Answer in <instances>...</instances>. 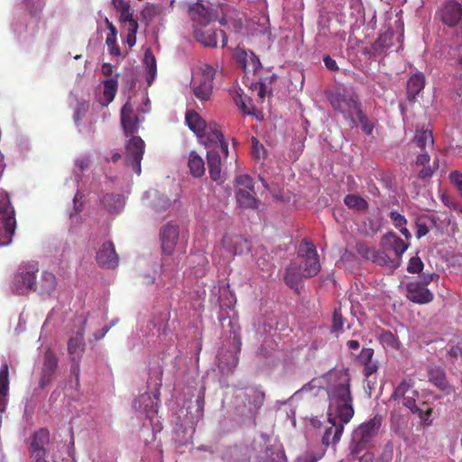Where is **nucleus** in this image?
Masks as SVG:
<instances>
[{"label":"nucleus","mask_w":462,"mask_h":462,"mask_svg":"<svg viewBox=\"0 0 462 462\" xmlns=\"http://www.w3.org/2000/svg\"><path fill=\"white\" fill-rule=\"evenodd\" d=\"M328 398V422L322 436V445H337L346 425L354 417L355 409L350 390V377L343 370H331L326 375Z\"/></svg>","instance_id":"f257e3e1"},{"label":"nucleus","mask_w":462,"mask_h":462,"mask_svg":"<svg viewBox=\"0 0 462 462\" xmlns=\"http://www.w3.org/2000/svg\"><path fill=\"white\" fill-rule=\"evenodd\" d=\"M320 271L318 252L313 244L304 240L299 246L298 259L285 269L283 280L292 290L298 291L303 279L310 278Z\"/></svg>","instance_id":"f03ea898"},{"label":"nucleus","mask_w":462,"mask_h":462,"mask_svg":"<svg viewBox=\"0 0 462 462\" xmlns=\"http://www.w3.org/2000/svg\"><path fill=\"white\" fill-rule=\"evenodd\" d=\"M186 123L189 129L193 131L204 146L208 144H217L220 151L227 155L228 142L225 139L220 126L217 124L207 125L201 116L195 111L190 110L186 113Z\"/></svg>","instance_id":"7ed1b4c3"},{"label":"nucleus","mask_w":462,"mask_h":462,"mask_svg":"<svg viewBox=\"0 0 462 462\" xmlns=\"http://www.w3.org/2000/svg\"><path fill=\"white\" fill-rule=\"evenodd\" d=\"M382 421V415L375 414L353 430L349 443V450L352 455H357L374 447Z\"/></svg>","instance_id":"20e7f679"},{"label":"nucleus","mask_w":462,"mask_h":462,"mask_svg":"<svg viewBox=\"0 0 462 462\" xmlns=\"http://www.w3.org/2000/svg\"><path fill=\"white\" fill-rule=\"evenodd\" d=\"M332 107L341 113L345 119L349 120L352 125H356L355 116L361 109L358 96L353 92L344 89L343 92H334L328 96Z\"/></svg>","instance_id":"39448f33"},{"label":"nucleus","mask_w":462,"mask_h":462,"mask_svg":"<svg viewBox=\"0 0 462 462\" xmlns=\"http://www.w3.org/2000/svg\"><path fill=\"white\" fill-rule=\"evenodd\" d=\"M37 272L38 268L33 264L21 265L11 282L12 292L17 295H25L30 291H36Z\"/></svg>","instance_id":"423d86ee"},{"label":"nucleus","mask_w":462,"mask_h":462,"mask_svg":"<svg viewBox=\"0 0 462 462\" xmlns=\"http://www.w3.org/2000/svg\"><path fill=\"white\" fill-rule=\"evenodd\" d=\"M145 143L140 136H132L125 144V164L140 175L141 162L144 153Z\"/></svg>","instance_id":"0eeeda50"},{"label":"nucleus","mask_w":462,"mask_h":462,"mask_svg":"<svg viewBox=\"0 0 462 462\" xmlns=\"http://www.w3.org/2000/svg\"><path fill=\"white\" fill-rule=\"evenodd\" d=\"M59 360L56 354L48 347L42 356V366L41 368L39 386L43 389L55 378Z\"/></svg>","instance_id":"6e6552de"},{"label":"nucleus","mask_w":462,"mask_h":462,"mask_svg":"<svg viewBox=\"0 0 462 462\" xmlns=\"http://www.w3.org/2000/svg\"><path fill=\"white\" fill-rule=\"evenodd\" d=\"M50 443V432L46 429H40L31 437L30 455L33 460H46V446Z\"/></svg>","instance_id":"1a4fd4ad"},{"label":"nucleus","mask_w":462,"mask_h":462,"mask_svg":"<svg viewBox=\"0 0 462 462\" xmlns=\"http://www.w3.org/2000/svg\"><path fill=\"white\" fill-rule=\"evenodd\" d=\"M188 12L194 29L198 26H207L217 17L209 6L199 2L190 5Z\"/></svg>","instance_id":"9d476101"},{"label":"nucleus","mask_w":462,"mask_h":462,"mask_svg":"<svg viewBox=\"0 0 462 462\" xmlns=\"http://www.w3.org/2000/svg\"><path fill=\"white\" fill-rule=\"evenodd\" d=\"M219 143H212L205 146L207 149L208 166L209 175L212 180L218 181L221 180V158L224 156L225 159L227 155H225L218 147Z\"/></svg>","instance_id":"9b49d317"},{"label":"nucleus","mask_w":462,"mask_h":462,"mask_svg":"<svg viewBox=\"0 0 462 462\" xmlns=\"http://www.w3.org/2000/svg\"><path fill=\"white\" fill-rule=\"evenodd\" d=\"M233 59L245 72H255L261 66L257 56L252 51H246L239 46L233 50Z\"/></svg>","instance_id":"f8f14e48"},{"label":"nucleus","mask_w":462,"mask_h":462,"mask_svg":"<svg viewBox=\"0 0 462 462\" xmlns=\"http://www.w3.org/2000/svg\"><path fill=\"white\" fill-rule=\"evenodd\" d=\"M96 260L98 265L104 268L115 269L118 266L119 257L113 242L103 243L97 252Z\"/></svg>","instance_id":"ddd939ff"},{"label":"nucleus","mask_w":462,"mask_h":462,"mask_svg":"<svg viewBox=\"0 0 462 462\" xmlns=\"http://www.w3.org/2000/svg\"><path fill=\"white\" fill-rule=\"evenodd\" d=\"M121 125L125 134L130 135L138 131L139 116L134 113V106L128 99L121 108Z\"/></svg>","instance_id":"4468645a"},{"label":"nucleus","mask_w":462,"mask_h":462,"mask_svg":"<svg viewBox=\"0 0 462 462\" xmlns=\"http://www.w3.org/2000/svg\"><path fill=\"white\" fill-rule=\"evenodd\" d=\"M162 252L164 255H171L179 238V227L176 225L167 224L161 230Z\"/></svg>","instance_id":"2eb2a0df"},{"label":"nucleus","mask_w":462,"mask_h":462,"mask_svg":"<svg viewBox=\"0 0 462 462\" xmlns=\"http://www.w3.org/2000/svg\"><path fill=\"white\" fill-rule=\"evenodd\" d=\"M16 221L14 214L0 211V246L8 245L14 235Z\"/></svg>","instance_id":"dca6fc26"},{"label":"nucleus","mask_w":462,"mask_h":462,"mask_svg":"<svg viewBox=\"0 0 462 462\" xmlns=\"http://www.w3.org/2000/svg\"><path fill=\"white\" fill-rule=\"evenodd\" d=\"M406 288L407 298L412 302L426 304L433 300L432 292L418 282H409Z\"/></svg>","instance_id":"f3484780"},{"label":"nucleus","mask_w":462,"mask_h":462,"mask_svg":"<svg viewBox=\"0 0 462 462\" xmlns=\"http://www.w3.org/2000/svg\"><path fill=\"white\" fill-rule=\"evenodd\" d=\"M429 381L433 383L439 390L446 394L455 393L452 385L447 380L445 371L439 366H430L428 369Z\"/></svg>","instance_id":"a211bd4d"},{"label":"nucleus","mask_w":462,"mask_h":462,"mask_svg":"<svg viewBox=\"0 0 462 462\" xmlns=\"http://www.w3.org/2000/svg\"><path fill=\"white\" fill-rule=\"evenodd\" d=\"M430 156L428 151H420L413 164L416 166H422V169L418 172V178L420 180H426L431 178L435 170L439 167V160L436 159L433 162V167L429 163Z\"/></svg>","instance_id":"6ab92c4d"},{"label":"nucleus","mask_w":462,"mask_h":462,"mask_svg":"<svg viewBox=\"0 0 462 462\" xmlns=\"http://www.w3.org/2000/svg\"><path fill=\"white\" fill-rule=\"evenodd\" d=\"M357 361L364 366L363 374L367 378L378 370V362L374 359V349L370 347L362 349Z\"/></svg>","instance_id":"aec40b11"},{"label":"nucleus","mask_w":462,"mask_h":462,"mask_svg":"<svg viewBox=\"0 0 462 462\" xmlns=\"http://www.w3.org/2000/svg\"><path fill=\"white\" fill-rule=\"evenodd\" d=\"M425 87V77L421 72L412 74L407 82V97L414 100Z\"/></svg>","instance_id":"412c9836"},{"label":"nucleus","mask_w":462,"mask_h":462,"mask_svg":"<svg viewBox=\"0 0 462 462\" xmlns=\"http://www.w3.org/2000/svg\"><path fill=\"white\" fill-rule=\"evenodd\" d=\"M383 241L384 245L391 249L398 258H401L409 247V244L405 243L394 233L385 235Z\"/></svg>","instance_id":"4be33fe9"},{"label":"nucleus","mask_w":462,"mask_h":462,"mask_svg":"<svg viewBox=\"0 0 462 462\" xmlns=\"http://www.w3.org/2000/svg\"><path fill=\"white\" fill-rule=\"evenodd\" d=\"M36 291L41 295H51L57 287L55 275L51 272H43L40 281L37 282Z\"/></svg>","instance_id":"5701e85b"},{"label":"nucleus","mask_w":462,"mask_h":462,"mask_svg":"<svg viewBox=\"0 0 462 462\" xmlns=\"http://www.w3.org/2000/svg\"><path fill=\"white\" fill-rule=\"evenodd\" d=\"M213 82L194 77L192 80L193 92L197 98L207 101L212 94Z\"/></svg>","instance_id":"b1692460"},{"label":"nucleus","mask_w":462,"mask_h":462,"mask_svg":"<svg viewBox=\"0 0 462 462\" xmlns=\"http://www.w3.org/2000/svg\"><path fill=\"white\" fill-rule=\"evenodd\" d=\"M402 35L396 36L394 32L391 29L386 30L381 33L378 39L374 43V50L378 53L386 52L393 46L394 39H400Z\"/></svg>","instance_id":"393cba45"},{"label":"nucleus","mask_w":462,"mask_h":462,"mask_svg":"<svg viewBox=\"0 0 462 462\" xmlns=\"http://www.w3.org/2000/svg\"><path fill=\"white\" fill-rule=\"evenodd\" d=\"M255 192L249 189H238L236 193L237 205L245 209H256L260 201L254 197Z\"/></svg>","instance_id":"a878e982"},{"label":"nucleus","mask_w":462,"mask_h":462,"mask_svg":"<svg viewBox=\"0 0 462 462\" xmlns=\"http://www.w3.org/2000/svg\"><path fill=\"white\" fill-rule=\"evenodd\" d=\"M411 143L415 148L420 149V151H428V149H432L434 145V139L431 131H417Z\"/></svg>","instance_id":"bb28decb"},{"label":"nucleus","mask_w":462,"mask_h":462,"mask_svg":"<svg viewBox=\"0 0 462 462\" xmlns=\"http://www.w3.org/2000/svg\"><path fill=\"white\" fill-rule=\"evenodd\" d=\"M188 166L190 174L195 178H199L205 174V162L195 151L190 152L189 154Z\"/></svg>","instance_id":"cd10ccee"},{"label":"nucleus","mask_w":462,"mask_h":462,"mask_svg":"<svg viewBox=\"0 0 462 462\" xmlns=\"http://www.w3.org/2000/svg\"><path fill=\"white\" fill-rule=\"evenodd\" d=\"M410 394L418 395V393L413 390V382L411 379L402 380L393 390L391 400L400 401Z\"/></svg>","instance_id":"c85d7f7f"},{"label":"nucleus","mask_w":462,"mask_h":462,"mask_svg":"<svg viewBox=\"0 0 462 462\" xmlns=\"http://www.w3.org/2000/svg\"><path fill=\"white\" fill-rule=\"evenodd\" d=\"M217 32L215 31H203L201 29H194V37L197 42L206 47H216L217 46Z\"/></svg>","instance_id":"c756f323"},{"label":"nucleus","mask_w":462,"mask_h":462,"mask_svg":"<svg viewBox=\"0 0 462 462\" xmlns=\"http://www.w3.org/2000/svg\"><path fill=\"white\" fill-rule=\"evenodd\" d=\"M412 414H415L419 417L421 423L424 425H430L432 423L431 414H432V407L423 402L420 406L416 405L415 409L411 411Z\"/></svg>","instance_id":"7c9ffc66"},{"label":"nucleus","mask_w":462,"mask_h":462,"mask_svg":"<svg viewBox=\"0 0 462 462\" xmlns=\"http://www.w3.org/2000/svg\"><path fill=\"white\" fill-rule=\"evenodd\" d=\"M100 202L110 213H116L122 206L121 197L112 193L105 194Z\"/></svg>","instance_id":"2f4dec72"},{"label":"nucleus","mask_w":462,"mask_h":462,"mask_svg":"<svg viewBox=\"0 0 462 462\" xmlns=\"http://www.w3.org/2000/svg\"><path fill=\"white\" fill-rule=\"evenodd\" d=\"M378 338L382 346L386 349L398 350L401 347L400 341L390 331H382Z\"/></svg>","instance_id":"473e14b6"},{"label":"nucleus","mask_w":462,"mask_h":462,"mask_svg":"<svg viewBox=\"0 0 462 462\" xmlns=\"http://www.w3.org/2000/svg\"><path fill=\"white\" fill-rule=\"evenodd\" d=\"M117 77H118V74L116 75V78L107 79L103 81V85H104L103 95L106 100V105L111 103L116 97V90H117V85H118L117 84Z\"/></svg>","instance_id":"72a5a7b5"},{"label":"nucleus","mask_w":462,"mask_h":462,"mask_svg":"<svg viewBox=\"0 0 462 462\" xmlns=\"http://www.w3.org/2000/svg\"><path fill=\"white\" fill-rule=\"evenodd\" d=\"M233 101L239 108V110L245 115H252V100L248 97H243L238 92L233 95Z\"/></svg>","instance_id":"f704fd0d"},{"label":"nucleus","mask_w":462,"mask_h":462,"mask_svg":"<svg viewBox=\"0 0 462 462\" xmlns=\"http://www.w3.org/2000/svg\"><path fill=\"white\" fill-rule=\"evenodd\" d=\"M84 327L78 332L75 337H70L68 341V351L69 354H74L78 350L84 349Z\"/></svg>","instance_id":"c9c22d12"},{"label":"nucleus","mask_w":462,"mask_h":462,"mask_svg":"<svg viewBox=\"0 0 462 462\" xmlns=\"http://www.w3.org/2000/svg\"><path fill=\"white\" fill-rule=\"evenodd\" d=\"M344 202L349 208L356 210H364L368 207V203L362 197L354 194L346 195Z\"/></svg>","instance_id":"e433bc0d"},{"label":"nucleus","mask_w":462,"mask_h":462,"mask_svg":"<svg viewBox=\"0 0 462 462\" xmlns=\"http://www.w3.org/2000/svg\"><path fill=\"white\" fill-rule=\"evenodd\" d=\"M251 154L254 160L261 161L264 160L267 157V150L262 144L256 137L251 138Z\"/></svg>","instance_id":"4c0bfd02"},{"label":"nucleus","mask_w":462,"mask_h":462,"mask_svg":"<svg viewBox=\"0 0 462 462\" xmlns=\"http://www.w3.org/2000/svg\"><path fill=\"white\" fill-rule=\"evenodd\" d=\"M143 62L147 68V70L151 76V79H148V84L151 85L152 80L156 75L157 66H156V59L152 54V51L150 49H147L144 52Z\"/></svg>","instance_id":"58836bf2"},{"label":"nucleus","mask_w":462,"mask_h":462,"mask_svg":"<svg viewBox=\"0 0 462 462\" xmlns=\"http://www.w3.org/2000/svg\"><path fill=\"white\" fill-rule=\"evenodd\" d=\"M407 426L406 420L402 416H393L391 420V430L401 438L405 436V429Z\"/></svg>","instance_id":"ea45409f"},{"label":"nucleus","mask_w":462,"mask_h":462,"mask_svg":"<svg viewBox=\"0 0 462 462\" xmlns=\"http://www.w3.org/2000/svg\"><path fill=\"white\" fill-rule=\"evenodd\" d=\"M255 414L254 406L249 402L248 404H245L242 410L236 408V415L241 417L242 423L251 421Z\"/></svg>","instance_id":"a19ab883"},{"label":"nucleus","mask_w":462,"mask_h":462,"mask_svg":"<svg viewBox=\"0 0 462 462\" xmlns=\"http://www.w3.org/2000/svg\"><path fill=\"white\" fill-rule=\"evenodd\" d=\"M373 262L382 265L396 268L399 266V263H396L394 260H392L384 252L377 251L374 256Z\"/></svg>","instance_id":"79ce46f5"},{"label":"nucleus","mask_w":462,"mask_h":462,"mask_svg":"<svg viewBox=\"0 0 462 462\" xmlns=\"http://www.w3.org/2000/svg\"><path fill=\"white\" fill-rule=\"evenodd\" d=\"M357 117L362 130L367 134L370 135L374 130V124L366 117V116L360 109L357 114L355 116Z\"/></svg>","instance_id":"37998d69"},{"label":"nucleus","mask_w":462,"mask_h":462,"mask_svg":"<svg viewBox=\"0 0 462 462\" xmlns=\"http://www.w3.org/2000/svg\"><path fill=\"white\" fill-rule=\"evenodd\" d=\"M324 450L307 451L297 458V462H317L324 456Z\"/></svg>","instance_id":"c03bdc74"},{"label":"nucleus","mask_w":462,"mask_h":462,"mask_svg":"<svg viewBox=\"0 0 462 462\" xmlns=\"http://www.w3.org/2000/svg\"><path fill=\"white\" fill-rule=\"evenodd\" d=\"M423 263L419 256H413L410 259L407 271L410 273H419L423 269Z\"/></svg>","instance_id":"a18cd8bd"},{"label":"nucleus","mask_w":462,"mask_h":462,"mask_svg":"<svg viewBox=\"0 0 462 462\" xmlns=\"http://www.w3.org/2000/svg\"><path fill=\"white\" fill-rule=\"evenodd\" d=\"M357 252L364 258L373 261L376 249L369 247L367 245L364 243H360L357 244Z\"/></svg>","instance_id":"49530a36"},{"label":"nucleus","mask_w":462,"mask_h":462,"mask_svg":"<svg viewBox=\"0 0 462 462\" xmlns=\"http://www.w3.org/2000/svg\"><path fill=\"white\" fill-rule=\"evenodd\" d=\"M105 22L107 29L109 30V33L107 34L106 39V43L107 46L115 45L116 43L117 30L116 26L107 18H106Z\"/></svg>","instance_id":"de8ad7c7"},{"label":"nucleus","mask_w":462,"mask_h":462,"mask_svg":"<svg viewBox=\"0 0 462 462\" xmlns=\"http://www.w3.org/2000/svg\"><path fill=\"white\" fill-rule=\"evenodd\" d=\"M448 356L450 362L462 364V347L458 345L452 346L448 351Z\"/></svg>","instance_id":"09e8293b"},{"label":"nucleus","mask_w":462,"mask_h":462,"mask_svg":"<svg viewBox=\"0 0 462 462\" xmlns=\"http://www.w3.org/2000/svg\"><path fill=\"white\" fill-rule=\"evenodd\" d=\"M416 228V237L418 239L423 237L429 233V227L427 224V220L425 218L420 217L415 222Z\"/></svg>","instance_id":"8fccbe9b"},{"label":"nucleus","mask_w":462,"mask_h":462,"mask_svg":"<svg viewBox=\"0 0 462 462\" xmlns=\"http://www.w3.org/2000/svg\"><path fill=\"white\" fill-rule=\"evenodd\" d=\"M215 75V69L212 66L205 64L199 72H198L194 77H199L200 79H206L208 81L213 82Z\"/></svg>","instance_id":"3c124183"},{"label":"nucleus","mask_w":462,"mask_h":462,"mask_svg":"<svg viewBox=\"0 0 462 462\" xmlns=\"http://www.w3.org/2000/svg\"><path fill=\"white\" fill-rule=\"evenodd\" d=\"M236 181L238 185L245 186L247 189L254 192V180L248 174H238L236 177Z\"/></svg>","instance_id":"603ef678"},{"label":"nucleus","mask_w":462,"mask_h":462,"mask_svg":"<svg viewBox=\"0 0 462 462\" xmlns=\"http://www.w3.org/2000/svg\"><path fill=\"white\" fill-rule=\"evenodd\" d=\"M344 319L339 310H335L333 315L332 332H339L343 329Z\"/></svg>","instance_id":"864d4df0"},{"label":"nucleus","mask_w":462,"mask_h":462,"mask_svg":"<svg viewBox=\"0 0 462 462\" xmlns=\"http://www.w3.org/2000/svg\"><path fill=\"white\" fill-rule=\"evenodd\" d=\"M394 455V447L393 444L391 442H388L383 447V449L382 451V454L380 456V458L383 462H391L393 458Z\"/></svg>","instance_id":"5fc2aeb1"},{"label":"nucleus","mask_w":462,"mask_h":462,"mask_svg":"<svg viewBox=\"0 0 462 462\" xmlns=\"http://www.w3.org/2000/svg\"><path fill=\"white\" fill-rule=\"evenodd\" d=\"M120 13V21L123 23H128L129 25L138 23L135 19H134L133 13L131 12L130 5L125 7L123 10L119 11Z\"/></svg>","instance_id":"6e6d98bb"},{"label":"nucleus","mask_w":462,"mask_h":462,"mask_svg":"<svg viewBox=\"0 0 462 462\" xmlns=\"http://www.w3.org/2000/svg\"><path fill=\"white\" fill-rule=\"evenodd\" d=\"M138 27V23L129 25V28L127 30L126 42L130 47L134 46L136 43V32Z\"/></svg>","instance_id":"4d7b16f0"},{"label":"nucleus","mask_w":462,"mask_h":462,"mask_svg":"<svg viewBox=\"0 0 462 462\" xmlns=\"http://www.w3.org/2000/svg\"><path fill=\"white\" fill-rule=\"evenodd\" d=\"M390 218L393 224V226L397 228L402 227L406 225L407 220L405 217L396 211H392L390 214Z\"/></svg>","instance_id":"13d9d810"},{"label":"nucleus","mask_w":462,"mask_h":462,"mask_svg":"<svg viewBox=\"0 0 462 462\" xmlns=\"http://www.w3.org/2000/svg\"><path fill=\"white\" fill-rule=\"evenodd\" d=\"M451 182L457 187L458 192L462 196V173L459 171H452L449 174Z\"/></svg>","instance_id":"bf43d9fd"},{"label":"nucleus","mask_w":462,"mask_h":462,"mask_svg":"<svg viewBox=\"0 0 462 462\" xmlns=\"http://www.w3.org/2000/svg\"><path fill=\"white\" fill-rule=\"evenodd\" d=\"M417 395L410 394L404 398H402L399 402L402 404L403 407L407 408L410 411H411L413 409H415V406L417 405L415 397Z\"/></svg>","instance_id":"052dcab7"},{"label":"nucleus","mask_w":462,"mask_h":462,"mask_svg":"<svg viewBox=\"0 0 462 462\" xmlns=\"http://www.w3.org/2000/svg\"><path fill=\"white\" fill-rule=\"evenodd\" d=\"M230 243H231V239L230 237L228 236V235H225L222 238V242H221V245H219V247L216 250V252H217V250H219L221 252L222 254H229L231 253V245H230Z\"/></svg>","instance_id":"680f3d73"},{"label":"nucleus","mask_w":462,"mask_h":462,"mask_svg":"<svg viewBox=\"0 0 462 462\" xmlns=\"http://www.w3.org/2000/svg\"><path fill=\"white\" fill-rule=\"evenodd\" d=\"M245 23H247V19L245 17H233V29L237 32H244Z\"/></svg>","instance_id":"e2e57ef3"},{"label":"nucleus","mask_w":462,"mask_h":462,"mask_svg":"<svg viewBox=\"0 0 462 462\" xmlns=\"http://www.w3.org/2000/svg\"><path fill=\"white\" fill-rule=\"evenodd\" d=\"M82 199H83V194L81 192L78 191L73 198V204H74V208H75L76 212H79L82 210V208H83Z\"/></svg>","instance_id":"0e129e2a"},{"label":"nucleus","mask_w":462,"mask_h":462,"mask_svg":"<svg viewBox=\"0 0 462 462\" xmlns=\"http://www.w3.org/2000/svg\"><path fill=\"white\" fill-rule=\"evenodd\" d=\"M323 61L326 68L329 70H337L338 69L336 60L328 55L324 56Z\"/></svg>","instance_id":"69168bd1"},{"label":"nucleus","mask_w":462,"mask_h":462,"mask_svg":"<svg viewBox=\"0 0 462 462\" xmlns=\"http://www.w3.org/2000/svg\"><path fill=\"white\" fill-rule=\"evenodd\" d=\"M196 403H197V412H198V415L200 416V415H202V412H203V410H204V405H205V399H204V393H203L198 395L197 400H196Z\"/></svg>","instance_id":"338daca9"},{"label":"nucleus","mask_w":462,"mask_h":462,"mask_svg":"<svg viewBox=\"0 0 462 462\" xmlns=\"http://www.w3.org/2000/svg\"><path fill=\"white\" fill-rule=\"evenodd\" d=\"M76 167L79 169L80 171H85L89 167V160L88 158H81L76 161Z\"/></svg>","instance_id":"774afa93"}]
</instances>
